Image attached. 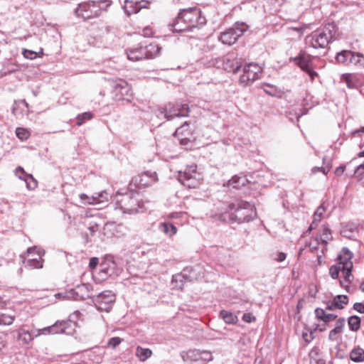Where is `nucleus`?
I'll return each instance as SVG.
<instances>
[{"mask_svg": "<svg viewBox=\"0 0 364 364\" xmlns=\"http://www.w3.org/2000/svg\"><path fill=\"white\" fill-rule=\"evenodd\" d=\"M326 211V209L323 205H319L316 210L314 214V220L311 224L310 225L307 232H310L313 229H315L318 225V223L323 218V214Z\"/></svg>", "mask_w": 364, "mask_h": 364, "instance_id": "cd10ccee", "label": "nucleus"}, {"mask_svg": "<svg viewBox=\"0 0 364 364\" xmlns=\"http://www.w3.org/2000/svg\"><path fill=\"white\" fill-rule=\"evenodd\" d=\"M337 334H339L338 332H337L336 330L332 329L330 333L328 338L331 341H336L337 339Z\"/></svg>", "mask_w": 364, "mask_h": 364, "instance_id": "0e129e2a", "label": "nucleus"}, {"mask_svg": "<svg viewBox=\"0 0 364 364\" xmlns=\"http://www.w3.org/2000/svg\"><path fill=\"white\" fill-rule=\"evenodd\" d=\"M248 182L245 176H234L228 181L227 186H232L233 188H240L245 186Z\"/></svg>", "mask_w": 364, "mask_h": 364, "instance_id": "7c9ffc66", "label": "nucleus"}, {"mask_svg": "<svg viewBox=\"0 0 364 364\" xmlns=\"http://www.w3.org/2000/svg\"><path fill=\"white\" fill-rule=\"evenodd\" d=\"M34 337L36 336H33L28 331L23 328L18 330L17 338L18 341H21L23 344L30 343L33 340Z\"/></svg>", "mask_w": 364, "mask_h": 364, "instance_id": "2f4dec72", "label": "nucleus"}, {"mask_svg": "<svg viewBox=\"0 0 364 364\" xmlns=\"http://www.w3.org/2000/svg\"><path fill=\"white\" fill-rule=\"evenodd\" d=\"M15 173L16 176L21 180H23V178L26 176V174H27L23 170V168L21 166H18L16 168Z\"/></svg>", "mask_w": 364, "mask_h": 364, "instance_id": "864d4df0", "label": "nucleus"}, {"mask_svg": "<svg viewBox=\"0 0 364 364\" xmlns=\"http://www.w3.org/2000/svg\"><path fill=\"white\" fill-rule=\"evenodd\" d=\"M247 28L248 26L245 23L237 22L231 28L221 33L219 40L223 44L233 45Z\"/></svg>", "mask_w": 364, "mask_h": 364, "instance_id": "39448f33", "label": "nucleus"}, {"mask_svg": "<svg viewBox=\"0 0 364 364\" xmlns=\"http://www.w3.org/2000/svg\"><path fill=\"white\" fill-rule=\"evenodd\" d=\"M350 359L354 362H361L364 360V350L360 347L355 348L350 354Z\"/></svg>", "mask_w": 364, "mask_h": 364, "instance_id": "f704fd0d", "label": "nucleus"}, {"mask_svg": "<svg viewBox=\"0 0 364 364\" xmlns=\"http://www.w3.org/2000/svg\"><path fill=\"white\" fill-rule=\"evenodd\" d=\"M161 112L167 120H171L175 117H187L189 113V107L186 104L168 103Z\"/></svg>", "mask_w": 364, "mask_h": 364, "instance_id": "9d476101", "label": "nucleus"}, {"mask_svg": "<svg viewBox=\"0 0 364 364\" xmlns=\"http://www.w3.org/2000/svg\"><path fill=\"white\" fill-rule=\"evenodd\" d=\"M22 53L26 58L31 60L36 58L37 56V53L36 52L26 49H24Z\"/></svg>", "mask_w": 364, "mask_h": 364, "instance_id": "3c124183", "label": "nucleus"}, {"mask_svg": "<svg viewBox=\"0 0 364 364\" xmlns=\"http://www.w3.org/2000/svg\"><path fill=\"white\" fill-rule=\"evenodd\" d=\"M230 219L239 223L249 222L256 216L254 205L246 201H240L228 205Z\"/></svg>", "mask_w": 364, "mask_h": 364, "instance_id": "7ed1b4c3", "label": "nucleus"}, {"mask_svg": "<svg viewBox=\"0 0 364 364\" xmlns=\"http://www.w3.org/2000/svg\"><path fill=\"white\" fill-rule=\"evenodd\" d=\"M171 27L172 31L174 32H183L191 30L188 26L186 22L183 21V18H180V13L178 14L177 18L171 25Z\"/></svg>", "mask_w": 364, "mask_h": 364, "instance_id": "c85d7f7f", "label": "nucleus"}, {"mask_svg": "<svg viewBox=\"0 0 364 364\" xmlns=\"http://www.w3.org/2000/svg\"><path fill=\"white\" fill-rule=\"evenodd\" d=\"M28 105L25 100L15 101L12 108V113L16 117H22L24 115L28 114Z\"/></svg>", "mask_w": 364, "mask_h": 364, "instance_id": "4be33fe9", "label": "nucleus"}, {"mask_svg": "<svg viewBox=\"0 0 364 364\" xmlns=\"http://www.w3.org/2000/svg\"><path fill=\"white\" fill-rule=\"evenodd\" d=\"M112 4L111 0L91 1L80 4L75 9V14L84 19L97 18L106 11Z\"/></svg>", "mask_w": 364, "mask_h": 364, "instance_id": "f03ea898", "label": "nucleus"}, {"mask_svg": "<svg viewBox=\"0 0 364 364\" xmlns=\"http://www.w3.org/2000/svg\"><path fill=\"white\" fill-rule=\"evenodd\" d=\"M318 355V349L314 348L309 353V357L311 360V364H314V362L316 364H324L323 360H316L315 357Z\"/></svg>", "mask_w": 364, "mask_h": 364, "instance_id": "de8ad7c7", "label": "nucleus"}, {"mask_svg": "<svg viewBox=\"0 0 364 364\" xmlns=\"http://www.w3.org/2000/svg\"><path fill=\"white\" fill-rule=\"evenodd\" d=\"M312 59L313 58L310 55L301 52L297 57L292 60L302 70L306 71L312 68Z\"/></svg>", "mask_w": 364, "mask_h": 364, "instance_id": "412c9836", "label": "nucleus"}, {"mask_svg": "<svg viewBox=\"0 0 364 364\" xmlns=\"http://www.w3.org/2000/svg\"><path fill=\"white\" fill-rule=\"evenodd\" d=\"M16 134L17 137L21 140L26 139L29 136L28 132L26 129L21 127L16 128Z\"/></svg>", "mask_w": 364, "mask_h": 364, "instance_id": "49530a36", "label": "nucleus"}, {"mask_svg": "<svg viewBox=\"0 0 364 364\" xmlns=\"http://www.w3.org/2000/svg\"><path fill=\"white\" fill-rule=\"evenodd\" d=\"M15 316L6 314H0V325H11L13 323Z\"/></svg>", "mask_w": 364, "mask_h": 364, "instance_id": "79ce46f5", "label": "nucleus"}, {"mask_svg": "<svg viewBox=\"0 0 364 364\" xmlns=\"http://www.w3.org/2000/svg\"><path fill=\"white\" fill-rule=\"evenodd\" d=\"M186 358L196 364H205L213 360V355L210 352L198 350H188L186 353Z\"/></svg>", "mask_w": 364, "mask_h": 364, "instance_id": "f3484780", "label": "nucleus"}, {"mask_svg": "<svg viewBox=\"0 0 364 364\" xmlns=\"http://www.w3.org/2000/svg\"><path fill=\"white\" fill-rule=\"evenodd\" d=\"M314 313H315L316 317L318 319L323 321L324 323H328V322L332 321L335 320L337 317V315H336V314L326 313V311L323 309H321V308H316L315 309Z\"/></svg>", "mask_w": 364, "mask_h": 364, "instance_id": "c756f323", "label": "nucleus"}, {"mask_svg": "<svg viewBox=\"0 0 364 364\" xmlns=\"http://www.w3.org/2000/svg\"><path fill=\"white\" fill-rule=\"evenodd\" d=\"M242 320L247 323H251L255 320V317L253 316L250 313H246L243 314Z\"/></svg>", "mask_w": 364, "mask_h": 364, "instance_id": "6e6d98bb", "label": "nucleus"}, {"mask_svg": "<svg viewBox=\"0 0 364 364\" xmlns=\"http://www.w3.org/2000/svg\"><path fill=\"white\" fill-rule=\"evenodd\" d=\"M32 253H36V257H31L28 259H26L23 255H21V258L22 259V262L25 265V267L29 269H35V268H42L43 259H42V256L44 255V251L41 248H37L36 247H29L27 250L28 255H30Z\"/></svg>", "mask_w": 364, "mask_h": 364, "instance_id": "f8f14e48", "label": "nucleus"}, {"mask_svg": "<svg viewBox=\"0 0 364 364\" xmlns=\"http://www.w3.org/2000/svg\"><path fill=\"white\" fill-rule=\"evenodd\" d=\"M346 168V166L344 165H342V166H338L336 170H335V174L337 175V176H341L342 175V173H343L344 170Z\"/></svg>", "mask_w": 364, "mask_h": 364, "instance_id": "69168bd1", "label": "nucleus"}, {"mask_svg": "<svg viewBox=\"0 0 364 364\" xmlns=\"http://www.w3.org/2000/svg\"><path fill=\"white\" fill-rule=\"evenodd\" d=\"M345 318H340L338 319L336 322L334 330H336L339 333H341L343 332V327L345 326Z\"/></svg>", "mask_w": 364, "mask_h": 364, "instance_id": "09e8293b", "label": "nucleus"}, {"mask_svg": "<svg viewBox=\"0 0 364 364\" xmlns=\"http://www.w3.org/2000/svg\"><path fill=\"white\" fill-rule=\"evenodd\" d=\"M312 173H316V172L318 171H321L323 174H327V173L329 171V168H328L327 170H326V168H323V167H317V166H315L312 168L311 170Z\"/></svg>", "mask_w": 364, "mask_h": 364, "instance_id": "bf43d9fd", "label": "nucleus"}, {"mask_svg": "<svg viewBox=\"0 0 364 364\" xmlns=\"http://www.w3.org/2000/svg\"><path fill=\"white\" fill-rule=\"evenodd\" d=\"M92 118V114L90 112H86L82 114H78L77 117V125L81 126L87 120H90Z\"/></svg>", "mask_w": 364, "mask_h": 364, "instance_id": "a19ab883", "label": "nucleus"}, {"mask_svg": "<svg viewBox=\"0 0 364 364\" xmlns=\"http://www.w3.org/2000/svg\"><path fill=\"white\" fill-rule=\"evenodd\" d=\"M120 197L121 198L117 201V208L123 213L133 214L139 211L141 206L137 198L129 193L120 195Z\"/></svg>", "mask_w": 364, "mask_h": 364, "instance_id": "1a4fd4ad", "label": "nucleus"}, {"mask_svg": "<svg viewBox=\"0 0 364 364\" xmlns=\"http://www.w3.org/2000/svg\"><path fill=\"white\" fill-rule=\"evenodd\" d=\"M189 272L188 268H186L181 274L173 276L172 282H182L183 279H187V272Z\"/></svg>", "mask_w": 364, "mask_h": 364, "instance_id": "c03bdc74", "label": "nucleus"}, {"mask_svg": "<svg viewBox=\"0 0 364 364\" xmlns=\"http://www.w3.org/2000/svg\"><path fill=\"white\" fill-rule=\"evenodd\" d=\"M127 58L132 61H138L145 59L143 46L132 48L127 50Z\"/></svg>", "mask_w": 364, "mask_h": 364, "instance_id": "bb28decb", "label": "nucleus"}, {"mask_svg": "<svg viewBox=\"0 0 364 364\" xmlns=\"http://www.w3.org/2000/svg\"><path fill=\"white\" fill-rule=\"evenodd\" d=\"M286 254L284 252H277L274 257V260L277 262H283L286 259Z\"/></svg>", "mask_w": 364, "mask_h": 364, "instance_id": "13d9d810", "label": "nucleus"}, {"mask_svg": "<svg viewBox=\"0 0 364 364\" xmlns=\"http://www.w3.org/2000/svg\"><path fill=\"white\" fill-rule=\"evenodd\" d=\"M80 198L85 205H97L107 203L109 199V194L106 191L96 193L91 196L81 193Z\"/></svg>", "mask_w": 364, "mask_h": 364, "instance_id": "a211bd4d", "label": "nucleus"}, {"mask_svg": "<svg viewBox=\"0 0 364 364\" xmlns=\"http://www.w3.org/2000/svg\"><path fill=\"white\" fill-rule=\"evenodd\" d=\"M158 181L156 172L145 171L134 177L132 182L139 188H146L153 185Z\"/></svg>", "mask_w": 364, "mask_h": 364, "instance_id": "ddd939ff", "label": "nucleus"}, {"mask_svg": "<svg viewBox=\"0 0 364 364\" xmlns=\"http://www.w3.org/2000/svg\"><path fill=\"white\" fill-rule=\"evenodd\" d=\"M333 304H334V300H333L331 302H328L326 305V309L329 311L334 310V309H337V307L336 306H334Z\"/></svg>", "mask_w": 364, "mask_h": 364, "instance_id": "338daca9", "label": "nucleus"}, {"mask_svg": "<svg viewBox=\"0 0 364 364\" xmlns=\"http://www.w3.org/2000/svg\"><path fill=\"white\" fill-rule=\"evenodd\" d=\"M54 326H48L46 328H43L42 329L38 330V333L35 335L36 337L39 336L41 334H53L54 332Z\"/></svg>", "mask_w": 364, "mask_h": 364, "instance_id": "8fccbe9b", "label": "nucleus"}, {"mask_svg": "<svg viewBox=\"0 0 364 364\" xmlns=\"http://www.w3.org/2000/svg\"><path fill=\"white\" fill-rule=\"evenodd\" d=\"M220 314L226 323L233 324L235 323L237 321V316L232 312L222 310Z\"/></svg>", "mask_w": 364, "mask_h": 364, "instance_id": "e433bc0d", "label": "nucleus"}, {"mask_svg": "<svg viewBox=\"0 0 364 364\" xmlns=\"http://www.w3.org/2000/svg\"><path fill=\"white\" fill-rule=\"evenodd\" d=\"M122 339L119 337H113L110 338L108 341V346L112 348H115L117 346L119 343H121Z\"/></svg>", "mask_w": 364, "mask_h": 364, "instance_id": "603ef678", "label": "nucleus"}, {"mask_svg": "<svg viewBox=\"0 0 364 364\" xmlns=\"http://www.w3.org/2000/svg\"><path fill=\"white\" fill-rule=\"evenodd\" d=\"M340 271H342V267L341 265H333L329 269V274L333 279H337Z\"/></svg>", "mask_w": 364, "mask_h": 364, "instance_id": "a18cd8bd", "label": "nucleus"}, {"mask_svg": "<svg viewBox=\"0 0 364 364\" xmlns=\"http://www.w3.org/2000/svg\"><path fill=\"white\" fill-rule=\"evenodd\" d=\"M180 18H183V21L186 22L191 30L200 25L205 24V18L200 16V11L197 8L181 10Z\"/></svg>", "mask_w": 364, "mask_h": 364, "instance_id": "6e6552de", "label": "nucleus"}, {"mask_svg": "<svg viewBox=\"0 0 364 364\" xmlns=\"http://www.w3.org/2000/svg\"><path fill=\"white\" fill-rule=\"evenodd\" d=\"M98 264V259L97 257H92L90 259L89 266L90 268H95Z\"/></svg>", "mask_w": 364, "mask_h": 364, "instance_id": "e2e57ef3", "label": "nucleus"}, {"mask_svg": "<svg viewBox=\"0 0 364 364\" xmlns=\"http://www.w3.org/2000/svg\"><path fill=\"white\" fill-rule=\"evenodd\" d=\"M142 35L144 37H151V36H153L152 28L151 27H149V26L145 27L142 30Z\"/></svg>", "mask_w": 364, "mask_h": 364, "instance_id": "4d7b16f0", "label": "nucleus"}, {"mask_svg": "<svg viewBox=\"0 0 364 364\" xmlns=\"http://www.w3.org/2000/svg\"><path fill=\"white\" fill-rule=\"evenodd\" d=\"M343 279L340 280L341 286L344 288L348 292H351L350 284L351 282V279L353 278L351 272H350V274L347 276V272H343Z\"/></svg>", "mask_w": 364, "mask_h": 364, "instance_id": "4c0bfd02", "label": "nucleus"}, {"mask_svg": "<svg viewBox=\"0 0 364 364\" xmlns=\"http://www.w3.org/2000/svg\"><path fill=\"white\" fill-rule=\"evenodd\" d=\"M353 309L357 311L359 313L364 314V302L363 303H360V302L355 303L353 305Z\"/></svg>", "mask_w": 364, "mask_h": 364, "instance_id": "5fc2aeb1", "label": "nucleus"}, {"mask_svg": "<svg viewBox=\"0 0 364 364\" xmlns=\"http://www.w3.org/2000/svg\"><path fill=\"white\" fill-rule=\"evenodd\" d=\"M305 72L309 75L311 82H313L315 77L318 75L317 73L314 71L312 68H310L309 70H306Z\"/></svg>", "mask_w": 364, "mask_h": 364, "instance_id": "052dcab7", "label": "nucleus"}, {"mask_svg": "<svg viewBox=\"0 0 364 364\" xmlns=\"http://www.w3.org/2000/svg\"><path fill=\"white\" fill-rule=\"evenodd\" d=\"M353 253L347 247H343L338 255V264L342 267V272H347V276L353 269Z\"/></svg>", "mask_w": 364, "mask_h": 364, "instance_id": "dca6fc26", "label": "nucleus"}, {"mask_svg": "<svg viewBox=\"0 0 364 364\" xmlns=\"http://www.w3.org/2000/svg\"><path fill=\"white\" fill-rule=\"evenodd\" d=\"M202 174L198 171L194 164L188 165L183 171H178V180L189 188H197L202 181Z\"/></svg>", "mask_w": 364, "mask_h": 364, "instance_id": "20e7f679", "label": "nucleus"}, {"mask_svg": "<svg viewBox=\"0 0 364 364\" xmlns=\"http://www.w3.org/2000/svg\"><path fill=\"white\" fill-rule=\"evenodd\" d=\"M130 92L129 85L123 80H119L113 85V93L116 100H129V97L132 95Z\"/></svg>", "mask_w": 364, "mask_h": 364, "instance_id": "2eb2a0df", "label": "nucleus"}, {"mask_svg": "<svg viewBox=\"0 0 364 364\" xmlns=\"http://www.w3.org/2000/svg\"><path fill=\"white\" fill-rule=\"evenodd\" d=\"M149 1L145 0H124L123 9L127 15L138 13L142 8H146Z\"/></svg>", "mask_w": 364, "mask_h": 364, "instance_id": "6ab92c4d", "label": "nucleus"}, {"mask_svg": "<svg viewBox=\"0 0 364 364\" xmlns=\"http://www.w3.org/2000/svg\"><path fill=\"white\" fill-rule=\"evenodd\" d=\"M92 301L99 311L109 312L115 301V295L110 291H106L94 296Z\"/></svg>", "mask_w": 364, "mask_h": 364, "instance_id": "9b49d317", "label": "nucleus"}, {"mask_svg": "<svg viewBox=\"0 0 364 364\" xmlns=\"http://www.w3.org/2000/svg\"><path fill=\"white\" fill-rule=\"evenodd\" d=\"M359 225L357 223L350 222L343 225L341 232L343 236L353 238L358 235Z\"/></svg>", "mask_w": 364, "mask_h": 364, "instance_id": "5701e85b", "label": "nucleus"}, {"mask_svg": "<svg viewBox=\"0 0 364 364\" xmlns=\"http://www.w3.org/2000/svg\"><path fill=\"white\" fill-rule=\"evenodd\" d=\"M51 326L55 327L53 334L64 333L71 335L75 331V323L70 320L61 321H58Z\"/></svg>", "mask_w": 364, "mask_h": 364, "instance_id": "aec40b11", "label": "nucleus"}, {"mask_svg": "<svg viewBox=\"0 0 364 364\" xmlns=\"http://www.w3.org/2000/svg\"><path fill=\"white\" fill-rule=\"evenodd\" d=\"M161 48L156 43H150L143 47L145 59L156 58L160 53Z\"/></svg>", "mask_w": 364, "mask_h": 364, "instance_id": "a878e982", "label": "nucleus"}, {"mask_svg": "<svg viewBox=\"0 0 364 364\" xmlns=\"http://www.w3.org/2000/svg\"><path fill=\"white\" fill-rule=\"evenodd\" d=\"M23 181H25L28 190H34L38 186L37 181L31 174H26V176L23 178Z\"/></svg>", "mask_w": 364, "mask_h": 364, "instance_id": "ea45409f", "label": "nucleus"}, {"mask_svg": "<svg viewBox=\"0 0 364 364\" xmlns=\"http://www.w3.org/2000/svg\"><path fill=\"white\" fill-rule=\"evenodd\" d=\"M337 33V27L334 23H328L323 28L312 32L306 37L307 46L313 48H326Z\"/></svg>", "mask_w": 364, "mask_h": 364, "instance_id": "f257e3e1", "label": "nucleus"}, {"mask_svg": "<svg viewBox=\"0 0 364 364\" xmlns=\"http://www.w3.org/2000/svg\"><path fill=\"white\" fill-rule=\"evenodd\" d=\"M186 126H188V124L186 123H185L183 126L178 128L176 131V135L178 136L180 134H182Z\"/></svg>", "mask_w": 364, "mask_h": 364, "instance_id": "774afa93", "label": "nucleus"}, {"mask_svg": "<svg viewBox=\"0 0 364 364\" xmlns=\"http://www.w3.org/2000/svg\"><path fill=\"white\" fill-rule=\"evenodd\" d=\"M302 336L304 338V339L305 340V341H306L307 343H309L311 342L314 337L312 336V332L310 333V334H309L308 333H303L302 334Z\"/></svg>", "mask_w": 364, "mask_h": 364, "instance_id": "680f3d73", "label": "nucleus"}, {"mask_svg": "<svg viewBox=\"0 0 364 364\" xmlns=\"http://www.w3.org/2000/svg\"><path fill=\"white\" fill-rule=\"evenodd\" d=\"M160 230L169 237L174 235L177 232L176 227L168 222L161 223L160 225Z\"/></svg>", "mask_w": 364, "mask_h": 364, "instance_id": "473e14b6", "label": "nucleus"}, {"mask_svg": "<svg viewBox=\"0 0 364 364\" xmlns=\"http://www.w3.org/2000/svg\"><path fill=\"white\" fill-rule=\"evenodd\" d=\"M309 248L311 251L314 252L318 250V249L321 250V242L318 239V237H315L311 239L309 244Z\"/></svg>", "mask_w": 364, "mask_h": 364, "instance_id": "37998d69", "label": "nucleus"}, {"mask_svg": "<svg viewBox=\"0 0 364 364\" xmlns=\"http://www.w3.org/2000/svg\"><path fill=\"white\" fill-rule=\"evenodd\" d=\"M348 325L352 331H358L360 328V318L358 316H351L348 318Z\"/></svg>", "mask_w": 364, "mask_h": 364, "instance_id": "c9c22d12", "label": "nucleus"}, {"mask_svg": "<svg viewBox=\"0 0 364 364\" xmlns=\"http://www.w3.org/2000/svg\"><path fill=\"white\" fill-rule=\"evenodd\" d=\"M363 54L360 53H353L350 50H342L336 55V61L346 65H357L360 63Z\"/></svg>", "mask_w": 364, "mask_h": 364, "instance_id": "4468645a", "label": "nucleus"}, {"mask_svg": "<svg viewBox=\"0 0 364 364\" xmlns=\"http://www.w3.org/2000/svg\"><path fill=\"white\" fill-rule=\"evenodd\" d=\"M318 237L321 242V253L323 254L327 249V244L333 239L331 231L328 227L323 226Z\"/></svg>", "mask_w": 364, "mask_h": 364, "instance_id": "393cba45", "label": "nucleus"}, {"mask_svg": "<svg viewBox=\"0 0 364 364\" xmlns=\"http://www.w3.org/2000/svg\"><path fill=\"white\" fill-rule=\"evenodd\" d=\"M262 71V67L257 63L245 64L242 69V74L239 79L240 84L243 87L247 86L260 77Z\"/></svg>", "mask_w": 364, "mask_h": 364, "instance_id": "423d86ee", "label": "nucleus"}, {"mask_svg": "<svg viewBox=\"0 0 364 364\" xmlns=\"http://www.w3.org/2000/svg\"><path fill=\"white\" fill-rule=\"evenodd\" d=\"M122 269L117 266L112 256H107L100 263L99 275L102 279L120 274Z\"/></svg>", "mask_w": 364, "mask_h": 364, "instance_id": "0eeeda50", "label": "nucleus"}, {"mask_svg": "<svg viewBox=\"0 0 364 364\" xmlns=\"http://www.w3.org/2000/svg\"><path fill=\"white\" fill-rule=\"evenodd\" d=\"M135 354L141 361H145L151 356L152 352L149 348H144L141 346H138L136 348Z\"/></svg>", "mask_w": 364, "mask_h": 364, "instance_id": "72a5a7b5", "label": "nucleus"}, {"mask_svg": "<svg viewBox=\"0 0 364 364\" xmlns=\"http://www.w3.org/2000/svg\"><path fill=\"white\" fill-rule=\"evenodd\" d=\"M333 300V305L336 306L338 309H343L344 306L348 302V298L346 295H338L334 297Z\"/></svg>", "mask_w": 364, "mask_h": 364, "instance_id": "58836bf2", "label": "nucleus"}, {"mask_svg": "<svg viewBox=\"0 0 364 364\" xmlns=\"http://www.w3.org/2000/svg\"><path fill=\"white\" fill-rule=\"evenodd\" d=\"M86 287L85 285L79 286L78 288L76 289V290H71L70 291L65 292V293H58L56 294L55 296L56 297H63L66 299H75L79 300L84 299L85 296L83 295V291L85 290Z\"/></svg>", "mask_w": 364, "mask_h": 364, "instance_id": "b1692460", "label": "nucleus"}]
</instances>
